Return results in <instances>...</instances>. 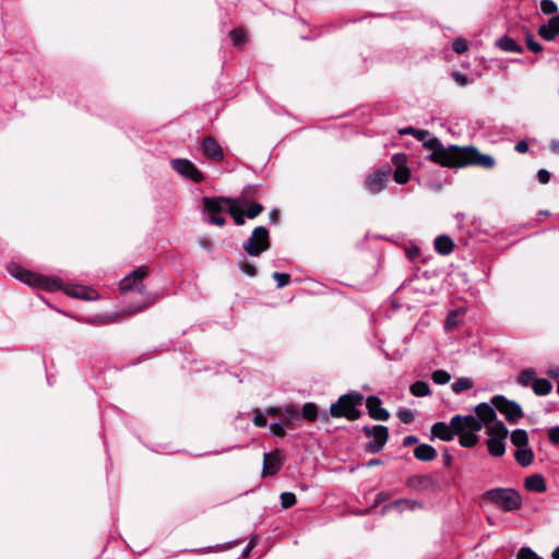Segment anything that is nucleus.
<instances>
[{
  "instance_id": "11",
  "label": "nucleus",
  "mask_w": 559,
  "mask_h": 559,
  "mask_svg": "<svg viewBox=\"0 0 559 559\" xmlns=\"http://www.w3.org/2000/svg\"><path fill=\"white\" fill-rule=\"evenodd\" d=\"M390 173V168H384L369 175L364 183L365 189L371 194L380 193L386 186Z\"/></svg>"
},
{
  "instance_id": "47",
  "label": "nucleus",
  "mask_w": 559,
  "mask_h": 559,
  "mask_svg": "<svg viewBox=\"0 0 559 559\" xmlns=\"http://www.w3.org/2000/svg\"><path fill=\"white\" fill-rule=\"evenodd\" d=\"M452 79L461 86H464L466 84H468V79L466 75H464L463 73L461 72H453L452 73Z\"/></svg>"
},
{
  "instance_id": "5",
  "label": "nucleus",
  "mask_w": 559,
  "mask_h": 559,
  "mask_svg": "<svg viewBox=\"0 0 559 559\" xmlns=\"http://www.w3.org/2000/svg\"><path fill=\"white\" fill-rule=\"evenodd\" d=\"M487 433L489 436L487 440L488 451L493 456H501L506 452L504 440L507 439L509 431L502 421H497L491 426H488Z\"/></svg>"
},
{
  "instance_id": "41",
  "label": "nucleus",
  "mask_w": 559,
  "mask_h": 559,
  "mask_svg": "<svg viewBox=\"0 0 559 559\" xmlns=\"http://www.w3.org/2000/svg\"><path fill=\"white\" fill-rule=\"evenodd\" d=\"M397 417L405 424H408L414 420L415 415L409 409H401L397 412Z\"/></svg>"
},
{
  "instance_id": "12",
  "label": "nucleus",
  "mask_w": 559,
  "mask_h": 559,
  "mask_svg": "<svg viewBox=\"0 0 559 559\" xmlns=\"http://www.w3.org/2000/svg\"><path fill=\"white\" fill-rule=\"evenodd\" d=\"M171 166L177 173L195 182H200L203 179L199 169L188 159H174Z\"/></svg>"
},
{
  "instance_id": "7",
  "label": "nucleus",
  "mask_w": 559,
  "mask_h": 559,
  "mask_svg": "<svg viewBox=\"0 0 559 559\" xmlns=\"http://www.w3.org/2000/svg\"><path fill=\"white\" fill-rule=\"evenodd\" d=\"M10 272L12 276L20 280L21 282L35 287H45L47 289H53L58 287L57 280L44 277L38 274L32 273L28 270H25L19 265H13L10 267Z\"/></svg>"
},
{
  "instance_id": "52",
  "label": "nucleus",
  "mask_w": 559,
  "mask_h": 559,
  "mask_svg": "<svg viewBox=\"0 0 559 559\" xmlns=\"http://www.w3.org/2000/svg\"><path fill=\"white\" fill-rule=\"evenodd\" d=\"M283 414H286L289 416V418H296L298 417V412L293 405H287L283 412Z\"/></svg>"
},
{
  "instance_id": "18",
  "label": "nucleus",
  "mask_w": 559,
  "mask_h": 559,
  "mask_svg": "<svg viewBox=\"0 0 559 559\" xmlns=\"http://www.w3.org/2000/svg\"><path fill=\"white\" fill-rule=\"evenodd\" d=\"M281 457L277 452L266 453L263 460V475H274L281 468Z\"/></svg>"
},
{
  "instance_id": "2",
  "label": "nucleus",
  "mask_w": 559,
  "mask_h": 559,
  "mask_svg": "<svg viewBox=\"0 0 559 559\" xmlns=\"http://www.w3.org/2000/svg\"><path fill=\"white\" fill-rule=\"evenodd\" d=\"M480 430L481 424L471 415H456L451 419L450 425L439 421L431 427L432 437L443 441H450L454 435H459L460 444L464 448H472L478 442L477 432Z\"/></svg>"
},
{
  "instance_id": "29",
  "label": "nucleus",
  "mask_w": 559,
  "mask_h": 559,
  "mask_svg": "<svg viewBox=\"0 0 559 559\" xmlns=\"http://www.w3.org/2000/svg\"><path fill=\"white\" fill-rule=\"evenodd\" d=\"M68 294L75 298L93 299V292L83 286H75L68 290Z\"/></svg>"
},
{
  "instance_id": "30",
  "label": "nucleus",
  "mask_w": 559,
  "mask_h": 559,
  "mask_svg": "<svg viewBox=\"0 0 559 559\" xmlns=\"http://www.w3.org/2000/svg\"><path fill=\"white\" fill-rule=\"evenodd\" d=\"M317 406L313 403H307L302 407V417L312 421L317 418Z\"/></svg>"
},
{
  "instance_id": "34",
  "label": "nucleus",
  "mask_w": 559,
  "mask_h": 559,
  "mask_svg": "<svg viewBox=\"0 0 559 559\" xmlns=\"http://www.w3.org/2000/svg\"><path fill=\"white\" fill-rule=\"evenodd\" d=\"M540 10L545 14H554L558 11L557 4L552 0H542Z\"/></svg>"
},
{
  "instance_id": "9",
  "label": "nucleus",
  "mask_w": 559,
  "mask_h": 559,
  "mask_svg": "<svg viewBox=\"0 0 559 559\" xmlns=\"http://www.w3.org/2000/svg\"><path fill=\"white\" fill-rule=\"evenodd\" d=\"M148 274L147 266H140L133 272H131L128 276L121 280L120 289L123 293H128L130 290H138L140 293L143 292L144 285L143 280Z\"/></svg>"
},
{
  "instance_id": "38",
  "label": "nucleus",
  "mask_w": 559,
  "mask_h": 559,
  "mask_svg": "<svg viewBox=\"0 0 559 559\" xmlns=\"http://www.w3.org/2000/svg\"><path fill=\"white\" fill-rule=\"evenodd\" d=\"M452 48L455 52L457 53H463L465 51H467L468 49V43L466 39L464 38H456L454 41H453V45H452Z\"/></svg>"
},
{
  "instance_id": "26",
  "label": "nucleus",
  "mask_w": 559,
  "mask_h": 559,
  "mask_svg": "<svg viewBox=\"0 0 559 559\" xmlns=\"http://www.w3.org/2000/svg\"><path fill=\"white\" fill-rule=\"evenodd\" d=\"M474 386V382L472 379L469 378H459L457 380H455L451 388H452V391L455 392V393H461L465 390H469Z\"/></svg>"
},
{
  "instance_id": "31",
  "label": "nucleus",
  "mask_w": 559,
  "mask_h": 559,
  "mask_svg": "<svg viewBox=\"0 0 559 559\" xmlns=\"http://www.w3.org/2000/svg\"><path fill=\"white\" fill-rule=\"evenodd\" d=\"M411 173L407 167L395 169L393 178L397 183H406L409 179Z\"/></svg>"
},
{
  "instance_id": "17",
  "label": "nucleus",
  "mask_w": 559,
  "mask_h": 559,
  "mask_svg": "<svg viewBox=\"0 0 559 559\" xmlns=\"http://www.w3.org/2000/svg\"><path fill=\"white\" fill-rule=\"evenodd\" d=\"M538 34L546 40H552L559 35V15L551 17L547 24L539 26Z\"/></svg>"
},
{
  "instance_id": "45",
  "label": "nucleus",
  "mask_w": 559,
  "mask_h": 559,
  "mask_svg": "<svg viewBox=\"0 0 559 559\" xmlns=\"http://www.w3.org/2000/svg\"><path fill=\"white\" fill-rule=\"evenodd\" d=\"M270 431L272 435L276 437H284L285 436V429L281 424L273 423L270 425Z\"/></svg>"
},
{
  "instance_id": "16",
  "label": "nucleus",
  "mask_w": 559,
  "mask_h": 559,
  "mask_svg": "<svg viewBox=\"0 0 559 559\" xmlns=\"http://www.w3.org/2000/svg\"><path fill=\"white\" fill-rule=\"evenodd\" d=\"M245 206H248V202L245 198H238V199H235V201H233L231 205H230V209H229V214L231 215V217L234 218L236 225L238 226H241L245 224V212H243V207Z\"/></svg>"
},
{
  "instance_id": "33",
  "label": "nucleus",
  "mask_w": 559,
  "mask_h": 559,
  "mask_svg": "<svg viewBox=\"0 0 559 559\" xmlns=\"http://www.w3.org/2000/svg\"><path fill=\"white\" fill-rule=\"evenodd\" d=\"M263 212V206L262 204H259V203H252L250 204L245 214L248 218H255L258 215H260L261 213Z\"/></svg>"
},
{
  "instance_id": "22",
  "label": "nucleus",
  "mask_w": 559,
  "mask_h": 559,
  "mask_svg": "<svg viewBox=\"0 0 559 559\" xmlns=\"http://www.w3.org/2000/svg\"><path fill=\"white\" fill-rule=\"evenodd\" d=\"M514 457L521 466H528L533 463L534 454L530 448L524 447L515 451Z\"/></svg>"
},
{
  "instance_id": "49",
  "label": "nucleus",
  "mask_w": 559,
  "mask_h": 559,
  "mask_svg": "<svg viewBox=\"0 0 559 559\" xmlns=\"http://www.w3.org/2000/svg\"><path fill=\"white\" fill-rule=\"evenodd\" d=\"M537 178H538V181L543 185H546L549 182L550 180V174L548 170L546 169H540L538 173H537Z\"/></svg>"
},
{
  "instance_id": "36",
  "label": "nucleus",
  "mask_w": 559,
  "mask_h": 559,
  "mask_svg": "<svg viewBox=\"0 0 559 559\" xmlns=\"http://www.w3.org/2000/svg\"><path fill=\"white\" fill-rule=\"evenodd\" d=\"M462 313H463V309H457V310L450 312L447 318V321H445L447 329L455 328L457 325V318Z\"/></svg>"
},
{
  "instance_id": "54",
  "label": "nucleus",
  "mask_w": 559,
  "mask_h": 559,
  "mask_svg": "<svg viewBox=\"0 0 559 559\" xmlns=\"http://www.w3.org/2000/svg\"><path fill=\"white\" fill-rule=\"evenodd\" d=\"M515 150L519 153H526L528 151V144L525 141H519L515 145Z\"/></svg>"
},
{
  "instance_id": "32",
  "label": "nucleus",
  "mask_w": 559,
  "mask_h": 559,
  "mask_svg": "<svg viewBox=\"0 0 559 559\" xmlns=\"http://www.w3.org/2000/svg\"><path fill=\"white\" fill-rule=\"evenodd\" d=\"M431 378H432L433 382L437 384H445L450 381L451 376L445 370H437V371L432 372Z\"/></svg>"
},
{
  "instance_id": "1",
  "label": "nucleus",
  "mask_w": 559,
  "mask_h": 559,
  "mask_svg": "<svg viewBox=\"0 0 559 559\" xmlns=\"http://www.w3.org/2000/svg\"><path fill=\"white\" fill-rule=\"evenodd\" d=\"M424 146L431 151L430 158L443 167L478 166L491 169L496 164L491 155L483 154L474 146L444 147L437 138L427 140Z\"/></svg>"
},
{
  "instance_id": "23",
  "label": "nucleus",
  "mask_w": 559,
  "mask_h": 559,
  "mask_svg": "<svg viewBox=\"0 0 559 559\" xmlns=\"http://www.w3.org/2000/svg\"><path fill=\"white\" fill-rule=\"evenodd\" d=\"M454 243L447 236H439L435 240V249L440 254H449L453 250Z\"/></svg>"
},
{
  "instance_id": "37",
  "label": "nucleus",
  "mask_w": 559,
  "mask_h": 559,
  "mask_svg": "<svg viewBox=\"0 0 559 559\" xmlns=\"http://www.w3.org/2000/svg\"><path fill=\"white\" fill-rule=\"evenodd\" d=\"M535 372L531 369L524 370L519 376V382L522 385H528L532 381H534Z\"/></svg>"
},
{
  "instance_id": "13",
  "label": "nucleus",
  "mask_w": 559,
  "mask_h": 559,
  "mask_svg": "<svg viewBox=\"0 0 559 559\" xmlns=\"http://www.w3.org/2000/svg\"><path fill=\"white\" fill-rule=\"evenodd\" d=\"M233 201H235V199L223 198V197L204 198L203 199L204 210L206 212H209L210 215H216V214L222 213L225 210L229 211Z\"/></svg>"
},
{
  "instance_id": "57",
  "label": "nucleus",
  "mask_w": 559,
  "mask_h": 559,
  "mask_svg": "<svg viewBox=\"0 0 559 559\" xmlns=\"http://www.w3.org/2000/svg\"><path fill=\"white\" fill-rule=\"evenodd\" d=\"M415 131H416V129H414L412 127H408V128L400 130V133L401 134H413L414 135Z\"/></svg>"
},
{
  "instance_id": "39",
  "label": "nucleus",
  "mask_w": 559,
  "mask_h": 559,
  "mask_svg": "<svg viewBox=\"0 0 559 559\" xmlns=\"http://www.w3.org/2000/svg\"><path fill=\"white\" fill-rule=\"evenodd\" d=\"M518 559H543L536 552H534L531 548H522L518 554Z\"/></svg>"
},
{
  "instance_id": "6",
  "label": "nucleus",
  "mask_w": 559,
  "mask_h": 559,
  "mask_svg": "<svg viewBox=\"0 0 559 559\" xmlns=\"http://www.w3.org/2000/svg\"><path fill=\"white\" fill-rule=\"evenodd\" d=\"M270 248V236L269 230L259 226L255 227L243 243V250L251 257H259L262 252L266 251Z\"/></svg>"
},
{
  "instance_id": "58",
  "label": "nucleus",
  "mask_w": 559,
  "mask_h": 559,
  "mask_svg": "<svg viewBox=\"0 0 559 559\" xmlns=\"http://www.w3.org/2000/svg\"><path fill=\"white\" fill-rule=\"evenodd\" d=\"M551 148L554 152L559 153V141H555L551 143Z\"/></svg>"
},
{
  "instance_id": "24",
  "label": "nucleus",
  "mask_w": 559,
  "mask_h": 559,
  "mask_svg": "<svg viewBox=\"0 0 559 559\" xmlns=\"http://www.w3.org/2000/svg\"><path fill=\"white\" fill-rule=\"evenodd\" d=\"M511 442L518 448L527 447L528 436L523 429H516L511 433Z\"/></svg>"
},
{
  "instance_id": "50",
  "label": "nucleus",
  "mask_w": 559,
  "mask_h": 559,
  "mask_svg": "<svg viewBox=\"0 0 559 559\" xmlns=\"http://www.w3.org/2000/svg\"><path fill=\"white\" fill-rule=\"evenodd\" d=\"M527 48L533 52H539L542 51V45L535 41L533 38L528 37L526 40Z\"/></svg>"
},
{
  "instance_id": "8",
  "label": "nucleus",
  "mask_w": 559,
  "mask_h": 559,
  "mask_svg": "<svg viewBox=\"0 0 559 559\" xmlns=\"http://www.w3.org/2000/svg\"><path fill=\"white\" fill-rule=\"evenodd\" d=\"M491 403L511 424L518 423L524 416L523 411L518 403L510 401L502 395L493 396Z\"/></svg>"
},
{
  "instance_id": "64",
  "label": "nucleus",
  "mask_w": 559,
  "mask_h": 559,
  "mask_svg": "<svg viewBox=\"0 0 559 559\" xmlns=\"http://www.w3.org/2000/svg\"><path fill=\"white\" fill-rule=\"evenodd\" d=\"M403 503H405V504H406V503H407V501H397V502H395V503H394V506H400V504H403Z\"/></svg>"
},
{
  "instance_id": "20",
  "label": "nucleus",
  "mask_w": 559,
  "mask_h": 559,
  "mask_svg": "<svg viewBox=\"0 0 559 559\" xmlns=\"http://www.w3.org/2000/svg\"><path fill=\"white\" fill-rule=\"evenodd\" d=\"M524 486L528 491L544 492L546 490V483L542 475H532L527 477Z\"/></svg>"
},
{
  "instance_id": "15",
  "label": "nucleus",
  "mask_w": 559,
  "mask_h": 559,
  "mask_svg": "<svg viewBox=\"0 0 559 559\" xmlns=\"http://www.w3.org/2000/svg\"><path fill=\"white\" fill-rule=\"evenodd\" d=\"M366 406L371 418L376 420H386L390 416L389 412L381 407V401L377 396H369Z\"/></svg>"
},
{
  "instance_id": "61",
  "label": "nucleus",
  "mask_w": 559,
  "mask_h": 559,
  "mask_svg": "<svg viewBox=\"0 0 559 559\" xmlns=\"http://www.w3.org/2000/svg\"><path fill=\"white\" fill-rule=\"evenodd\" d=\"M252 547H253L252 545H249V546L243 550L242 555H243L245 557H247V556L250 554V551H251Z\"/></svg>"
},
{
  "instance_id": "53",
  "label": "nucleus",
  "mask_w": 559,
  "mask_h": 559,
  "mask_svg": "<svg viewBox=\"0 0 559 559\" xmlns=\"http://www.w3.org/2000/svg\"><path fill=\"white\" fill-rule=\"evenodd\" d=\"M265 414L270 416H282L283 411L280 407H269L265 409Z\"/></svg>"
},
{
  "instance_id": "43",
  "label": "nucleus",
  "mask_w": 559,
  "mask_h": 559,
  "mask_svg": "<svg viewBox=\"0 0 559 559\" xmlns=\"http://www.w3.org/2000/svg\"><path fill=\"white\" fill-rule=\"evenodd\" d=\"M229 36L235 45H238L245 40V33L242 29H234L229 33Z\"/></svg>"
},
{
  "instance_id": "27",
  "label": "nucleus",
  "mask_w": 559,
  "mask_h": 559,
  "mask_svg": "<svg viewBox=\"0 0 559 559\" xmlns=\"http://www.w3.org/2000/svg\"><path fill=\"white\" fill-rule=\"evenodd\" d=\"M411 392L415 396L423 397L430 394V388L425 381H416L412 384Z\"/></svg>"
},
{
  "instance_id": "46",
  "label": "nucleus",
  "mask_w": 559,
  "mask_h": 559,
  "mask_svg": "<svg viewBox=\"0 0 559 559\" xmlns=\"http://www.w3.org/2000/svg\"><path fill=\"white\" fill-rule=\"evenodd\" d=\"M240 269L243 273H246L249 276H254L257 274V270L253 264L242 262L240 263Z\"/></svg>"
},
{
  "instance_id": "14",
  "label": "nucleus",
  "mask_w": 559,
  "mask_h": 559,
  "mask_svg": "<svg viewBox=\"0 0 559 559\" xmlns=\"http://www.w3.org/2000/svg\"><path fill=\"white\" fill-rule=\"evenodd\" d=\"M475 413L477 415V420L481 424V427L485 426L488 429V426L493 425L497 418V414L495 408L487 404L480 403L475 407Z\"/></svg>"
},
{
  "instance_id": "28",
  "label": "nucleus",
  "mask_w": 559,
  "mask_h": 559,
  "mask_svg": "<svg viewBox=\"0 0 559 559\" xmlns=\"http://www.w3.org/2000/svg\"><path fill=\"white\" fill-rule=\"evenodd\" d=\"M497 45L504 51H521V47L510 37H502L497 41Z\"/></svg>"
},
{
  "instance_id": "63",
  "label": "nucleus",
  "mask_w": 559,
  "mask_h": 559,
  "mask_svg": "<svg viewBox=\"0 0 559 559\" xmlns=\"http://www.w3.org/2000/svg\"><path fill=\"white\" fill-rule=\"evenodd\" d=\"M144 308H145V307H138V308H135V309L131 310L129 313H135V312H139V311L143 310Z\"/></svg>"
},
{
  "instance_id": "42",
  "label": "nucleus",
  "mask_w": 559,
  "mask_h": 559,
  "mask_svg": "<svg viewBox=\"0 0 559 559\" xmlns=\"http://www.w3.org/2000/svg\"><path fill=\"white\" fill-rule=\"evenodd\" d=\"M392 163L396 167V169L406 167V155H404V154H395L392 157Z\"/></svg>"
},
{
  "instance_id": "44",
  "label": "nucleus",
  "mask_w": 559,
  "mask_h": 559,
  "mask_svg": "<svg viewBox=\"0 0 559 559\" xmlns=\"http://www.w3.org/2000/svg\"><path fill=\"white\" fill-rule=\"evenodd\" d=\"M253 423L258 427L266 426V417H265V415L262 414L259 409H255L254 411Z\"/></svg>"
},
{
  "instance_id": "56",
  "label": "nucleus",
  "mask_w": 559,
  "mask_h": 559,
  "mask_svg": "<svg viewBox=\"0 0 559 559\" xmlns=\"http://www.w3.org/2000/svg\"><path fill=\"white\" fill-rule=\"evenodd\" d=\"M429 135L426 130H416L414 136L420 141L425 140Z\"/></svg>"
},
{
  "instance_id": "55",
  "label": "nucleus",
  "mask_w": 559,
  "mask_h": 559,
  "mask_svg": "<svg viewBox=\"0 0 559 559\" xmlns=\"http://www.w3.org/2000/svg\"><path fill=\"white\" fill-rule=\"evenodd\" d=\"M417 442H418V439L415 436H407L403 440V445L404 447H409V445L415 444Z\"/></svg>"
},
{
  "instance_id": "21",
  "label": "nucleus",
  "mask_w": 559,
  "mask_h": 559,
  "mask_svg": "<svg viewBox=\"0 0 559 559\" xmlns=\"http://www.w3.org/2000/svg\"><path fill=\"white\" fill-rule=\"evenodd\" d=\"M414 455L417 460H420V461H432L436 455H437V452L436 450L429 445V444H419L415 450H414Z\"/></svg>"
},
{
  "instance_id": "48",
  "label": "nucleus",
  "mask_w": 559,
  "mask_h": 559,
  "mask_svg": "<svg viewBox=\"0 0 559 559\" xmlns=\"http://www.w3.org/2000/svg\"><path fill=\"white\" fill-rule=\"evenodd\" d=\"M548 437L551 443L559 444V426L550 428Z\"/></svg>"
},
{
  "instance_id": "51",
  "label": "nucleus",
  "mask_w": 559,
  "mask_h": 559,
  "mask_svg": "<svg viewBox=\"0 0 559 559\" xmlns=\"http://www.w3.org/2000/svg\"><path fill=\"white\" fill-rule=\"evenodd\" d=\"M207 221L211 223V224H214L216 226H224L225 223H226V219L223 217V216H219L218 214L216 215H210L207 217Z\"/></svg>"
},
{
  "instance_id": "62",
  "label": "nucleus",
  "mask_w": 559,
  "mask_h": 559,
  "mask_svg": "<svg viewBox=\"0 0 559 559\" xmlns=\"http://www.w3.org/2000/svg\"><path fill=\"white\" fill-rule=\"evenodd\" d=\"M277 216H278L277 211H273V212H271V214H270V217H271V219H272V221H276V219H277Z\"/></svg>"
},
{
  "instance_id": "59",
  "label": "nucleus",
  "mask_w": 559,
  "mask_h": 559,
  "mask_svg": "<svg viewBox=\"0 0 559 559\" xmlns=\"http://www.w3.org/2000/svg\"><path fill=\"white\" fill-rule=\"evenodd\" d=\"M381 462L379 460H370L368 463H367V466H374V465H380Z\"/></svg>"
},
{
  "instance_id": "19",
  "label": "nucleus",
  "mask_w": 559,
  "mask_h": 559,
  "mask_svg": "<svg viewBox=\"0 0 559 559\" xmlns=\"http://www.w3.org/2000/svg\"><path fill=\"white\" fill-rule=\"evenodd\" d=\"M203 150L204 153L214 159H222L223 158V150L218 142L213 139L212 136H206L203 140Z\"/></svg>"
},
{
  "instance_id": "35",
  "label": "nucleus",
  "mask_w": 559,
  "mask_h": 559,
  "mask_svg": "<svg viewBox=\"0 0 559 559\" xmlns=\"http://www.w3.org/2000/svg\"><path fill=\"white\" fill-rule=\"evenodd\" d=\"M281 502L284 509H288L296 503V496L293 492H283L281 495Z\"/></svg>"
},
{
  "instance_id": "25",
  "label": "nucleus",
  "mask_w": 559,
  "mask_h": 559,
  "mask_svg": "<svg viewBox=\"0 0 559 559\" xmlns=\"http://www.w3.org/2000/svg\"><path fill=\"white\" fill-rule=\"evenodd\" d=\"M533 391L537 395H547L551 391V383L546 379H535L533 381Z\"/></svg>"
},
{
  "instance_id": "60",
  "label": "nucleus",
  "mask_w": 559,
  "mask_h": 559,
  "mask_svg": "<svg viewBox=\"0 0 559 559\" xmlns=\"http://www.w3.org/2000/svg\"><path fill=\"white\" fill-rule=\"evenodd\" d=\"M552 559H559V546L552 551Z\"/></svg>"
},
{
  "instance_id": "40",
  "label": "nucleus",
  "mask_w": 559,
  "mask_h": 559,
  "mask_svg": "<svg viewBox=\"0 0 559 559\" xmlns=\"http://www.w3.org/2000/svg\"><path fill=\"white\" fill-rule=\"evenodd\" d=\"M273 278L277 282V286L282 288L289 283L290 276L286 273L275 272Z\"/></svg>"
},
{
  "instance_id": "4",
  "label": "nucleus",
  "mask_w": 559,
  "mask_h": 559,
  "mask_svg": "<svg viewBox=\"0 0 559 559\" xmlns=\"http://www.w3.org/2000/svg\"><path fill=\"white\" fill-rule=\"evenodd\" d=\"M364 396L360 393H349L341 396L338 401L331 405L330 414L332 417H346L354 420L360 416L357 405L362 403Z\"/></svg>"
},
{
  "instance_id": "3",
  "label": "nucleus",
  "mask_w": 559,
  "mask_h": 559,
  "mask_svg": "<svg viewBox=\"0 0 559 559\" xmlns=\"http://www.w3.org/2000/svg\"><path fill=\"white\" fill-rule=\"evenodd\" d=\"M481 499L495 504L506 512H513L522 508L523 499L521 493L513 488H493L485 491Z\"/></svg>"
},
{
  "instance_id": "10",
  "label": "nucleus",
  "mask_w": 559,
  "mask_h": 559,
  "mask_svg": "<svg viewBox=\"0 0 559 559\" xmlns=\"http://www.w3.org/2000/svg\"><path fill=\"white\" fill-rule=\"evenodd\" d=\"M364 430L368 436H372V438H373L372 441H370L367 444V447H366L367 451L372 452V453L380 452L388 441V437H389L388 428L382 425H376V426H373L372 429L365 428Z\"/></svg>"
}]
</instances>
